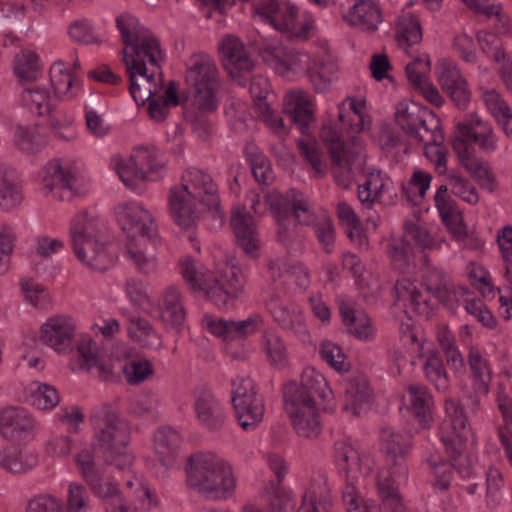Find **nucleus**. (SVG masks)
Segmentation results:
<instances>
[{"label": "nucleus", "instance_id": "nucleus-1", "mask_svg": "<svg viewBox=\"0 0 512 512\" xmlns=\"http://www.w3.org/2000/svg\"><path fill=\"white\" fill-rule=\"evenodd\" d=\"M122 42L131 47V53L124 48L123 61L129 76V92L137 105H144L154 95L152 88L154 71L148 73L146 63L154 68H160L164 53L158 39L153 33L140 25L139 21L130 14H122L116 20Z\"/></svg>", "mask_w": 512, "mask_h": 512}, {"label": "nucleus", "instance_id": "nucleus-2", "mask_svg": "<svg viewBox=\"0 0 512 512\" xmlns=\"http://www.w3.org/2000/svg\"><path fill=\"white\" fill-rule=\"evenodd\" d=\"M196 201L217 210L220 206L218 186L208 171L188 167L181 176V184L173 186L168 196L170 215L182 230L193 229L200 219Z\"/></svg>", "mask_w": 512, "mask_h": 512}, {"label": "nucleus", "instance_id": "nucleus-3", "mask_svg": "<svg viewBox=\"0 0 512 512\" xmlns=\"http://www.w3.org/2000/svg\"><path fill=\"white\" fill-rule=\"evenodd\" d=\"M445 411L450 418L452 435L442 434L441 440L449 462H445L439 454H431L427 459L431 473L434 476L432 485L439 491H447L451 485L452 468L457 471L463 479H470L473 476V467L470 459L464 454L465 443L468 438L467 417L464 414L463 406L454 399H446Z\"/></svg>", "mask_w": 512, "mask_h": 512}, {"label": "nucleus", "instance_id": "nucleus-4", "mask_svg": "<svg viewBox=\"0 0 512 512\" xmlns=\"http://www.w3.org/2000/svg\"><path fill=\"white\" fill-rule=\"evenodd\" d=\"M187 486L209 501L233 497L237 478L232 465L212 452H199L188 457L185 466Z\"/></svg>", "mask_w": 512, "mask_h": 512}, {"label": "nucleus", "instance_id": "nucleus-5", "mask_svg": "<svg viewBox=\"0 0 512 512\" xmlns=\"http://www.w3.org/2000/svg\"><path fill=\"white\" fill-rule=\"evenodd\" d=\"M94 435L93 452L108 465L124 470L133 463V456L126 452L130 441L128 422L109 405L100 407L91 417Z\"/></svg>", "mask_w": 512, "mask_h": 512}, {"label": "nucleus", "instance_id": "nucleus-6", "mask_svg": "<svg viewBox=\"0 0 512 512\" xmlns=\"http://www.w3.org/2000/svg\"><path fill=\"white\" fill-rule=\"evenodd\" d=\"M181 274L190 289L203 291L217 307L226 309L229 302L242 292L244 278L236 265H226L220 277H214L192 259L180 262Z\"/></svg>", "mask_w": 512, "mask_h": 512}, {"label": "nucleus", "instance_id": "nucleus-7", "mask_svg": "<svg viewBox=\"0 0 512 512\" xmlns=\"http://www.w3.org/2000/svg\"><path fill=\"white\" fill-rule=\"evenodd\" d=\"M70 240L76 258L95 271H105L112 258L99 235L98 221L86 212L76 215L70 226Z\"/></svg>", "mask_w": 512, "mask_h": 512}, {"label": "nucleus", "instance_id": "nucleus-8", "mask_svg": "<svg viewBox=\"0 0 512 512\" xmlns=\"http://www.w3.org/2000/svg\"><path fill=\"white\" fill-rule=\"evenodd\" d=\"M113 163L121 181L136 190L144 181H156L166 172V161L155 147H141L129 158L114 157Z\"/></svg>", "mask_w": 512, "mask_h": 512}, {"label": "nucleus", "instance_id": "nucleus-9", "mask_svg": "<svg viewBox=\"0 0 512 512\" xmlns=\"http://www.w3.org/2000/svg\"><path fill=\"white\" fill-rule=\"evenodd\" d=\"M185 80L193 94L194 106L204 111L216 109L217 68L208 54L199 52L190 56Z\"/></svg>", "mask_w": 512, "mask_h": 512}, {"label": "nucleus", "instance_id": "nucleus-10", "mask_svg": "<svg viewBox=\"0 0 512 512\" xmlns=\"http://www.w3.org/2000/svg\"><path fill=\"white\" fill-rule=\"evenodd\" d=\"M76 463L92 492L104 500L106 512H132L116 484L109 481L102 483L101 473L96 468L91 451L84 449L79 452Z\"/></svg>", "mask_w": 512, "mask_h": 512}, {"label": "nucleus", "instance_id": "nucleus-11", "mask_svg": "<svg viewBox=\"0 0 512 512\" xmlns=\"http://www.w3.org/2000/svg\"><path fill=\"white\" fill-rule=\"evenodd\" d=\"M232 405L240 426L244 430L254 428L264 415V403L257 394L250 377H237L232 382Z\"/></svg>", "mask_w": 512, "mask_h": 512}, {"label": "nucleus", "instance_id": "nucleus-12", "mask_svg": "<svg viewBox=\"0 0 512 512\" xmlns=\"http://www.w3.org/2000/svg\"><path fill=\"white\" fill-rule=\"evenodd\" d=\"M395 122L407 136L416 141L423 139L426 131L438 127L440 119L426 107L413 101H402L396 106Z\"/></svg>", "mask_w": 512, "mask_h": 512}, {"label": "nucleus", "instance_id": "nucleus-13", "mask_svg": "<svg viewBox=\"0 0 512 512\" xmlns=\"http://www.w3.org/2000/svg\"><path fill=\"white\" fill-rule=\"evenodd\" d=\"M263 61L285 75L289 71L294 73H307L310 70V56L304 52L281 44H266L259 49Z\"/></svg>", "mask_w": 512, "mask_h": 512}, {"label": "nucleus", "instance_id": "nucleus-14", "mask_svg": "<svg viewBox=\"0 0 512 512\" xmlns=\"http://www.w3.org/2000/svg\"><path fill=\"white\" fill-rule=\"evenodd\" d=\"M328 152L336 183L348 188L353 168L362 165L363 148L361 144L356 140L334 142Z\"/></svg>", "mask_w": 512, "mask_h": 512}, {"label": "nucleus", "instance_id": "nucleus-15", "mask_svg": "<svg viewBox=\"0 0 512 512\" xmlns=\"http://www.w3.org/2000/svg\"><path fill=\"white\" fill-rule=\"evenodd\" d=\"M118 219L129 241L153 240L157 228L149 211L138 204H123L118 207Z\"/></svg>", "mask_w": 512, "mask_h": 512}, {"label": "nucleus", "instance_id": "nucleus-16", "mask_svg": "<svg viewBox=\"0 0 512 512\" xmlns=\"http://www.w3.org/2000/svg\"><path fill=\"white\" fill-rule=\"evenodd\" d=\"M43 189L59 201H71L78 195V179L59 159L49 161L43 169Z\"/></svg>", "mask_w": 512, "mask_h": 512}, {"label": "nucleus", "instance_id": "nucleus-17", "mask_svg": "<svg viewBox=\"0 0 512 512\" xmlns=\"http://www.w3.org/2000/svg\"><path fill=\"white\" fill-rule=\"evenodd\" d=\"M193 408L197 422L203 428L217 432L224 427L226 415L223 406L210 388L195 390Z\"/></svg>", "mask_w": 512, "mask_h": 512}, {"label": "nucleus", "instance_id": "nucleus-18", "mask_svg": "<svg viewBox=\"0 0 512 512\" xmlns=\"http://www.w3.org/2000/svg\"><path fill=\"white\" fill-rule=\"evenodd\" d=\"M21 98L23 104L32 112L39 116L48 115L49 125L53 129L62 128L72 122L71 117H62L61 111H53L49 91L37 82L25 85Z\"/></svg>", "mask_w": 512, "mask_h": 512}, {"label": "nucleus", "instance_id": "nucleus-19", "mask_svg": "<svg viewBox=\"0 0 512 512\" xmlns=\"http://www.w3.org/2000/svg\"><path fill=\"white\" fill-rule=\"evenodd\" d=\"M438 81L442 90L449 96L455 106L465 110L471 99L468 82L459 68L450 61H442L438 71Z\"/></svg>", "mask_w": 512, "mask_h": 512}, {"label": "nucleus", "instance_id": "nucleus-20", "mask_svg": "<svg viewBox=\"0 0 512 512\" xmlns=\"http://www.w3.org/2000/svg\"><path fill=\"white\" fill-rule=\"evenodd\" d=\"M453 142H462L466 148H473L472 144H476L487 153L497 149V137L492 128L484 125L479 118L458 122Z\"/></svg>", "mask_w": 512, "mask_h": 512}, {"label": "nucleus", "instance_id": "nucleus-21", "mask_svg": "<svg viewBox=\"0 0 512 512\" xmlns=\"http://www.w3.org/2000/svg\"><path fill=\"white\" fill-rule=\"evenodd\" d=\"M230 224L236 238V244L251 258H257L260 252L261 241L254 218L245 207L233 210Z\"/></svg>", "mask_w": 512, "mask_h": 512}, {"label": "nucleus", "instance_id": "nucleus-22", "mask_svg": "<svg viewBox=\"0 0 512 512\" xmlns=\"http://www.w3.org/2000/svg\"><path fill=\"white\" fill-rule=\"evenodd\" d=\"M219 51L223 66L232 78L244 77L253 70L254 61L239 38L226 36L219 45Z\"/></svg>", "mask_w": 512, "mask_h": 512}, {"label": "nucleus", "instance_id": "nucleus-23", "mask_svg": "<svg viewBox=\"0 0 512 512\" xmlns=\"http://www.w3.org/2000/svg\"><path fill=\"white\" fill-rule=\"evenodd\" d=\"M75 325L71 318L54 316L43 324L40 340L58 353H67L73 348Z\"/></svg>", "mask_w": 512, "mask_h": 512}, {"label": "nucleus", "instance_id": "nucleus-24", "mask_svg": "<svg viewBox=\"0 0 512 512\" xmlns=\"http://www.w3.org/2000/svg\"><path fill=\"white\" fill-rule=\"evenodd\" d=\"M452 146L458 155L460 164L479 183L480 187L490 193L494 192L497 187L496 177L491 172L489 165L475 154V149L466 148L462 142H452Z\"/></svg>", "mask_w": 512, "mask_h": 512}, {"label": "nucleus", "instance_id": "nucleus-25", "mask_svg": "<svg viewBox=\"0 0 512 512\" xmlns=\"http://www.w3.org/2000/svg\"><path fill=\"white\" fill-rule=\"evenodd\" d=\"M399 466L389 465V469L379 472L377 488L384 507L390 512H407L399 492L400 484L406 482L408 468L404 476L398 473Z\"/></svg>", "mask_w": 512, "mask_h": 512}, {"label": "nucleus", "instance_id": "nucleus-26", "mask_svg": "<svg viewBox=\"0 0 512 512\" xmlns=\"http://www.w3.org/2000/svg\"><path fill=\"white\" fill-rule=\"evenodd\" d=\"M381 451L384 453L388 465L399 466L398 473H406L405 456L411 449V437L395 431L391 427H384L380 432Z\"/></svg>", "mask_w": 512, "mask_h": 512}, {"label": "nucleus", "instance_id": "nucleus-27", "mask_svg": "<svg viewBox=\"0 0 512 512\" xmlns=\"http://www.w3.org/2000/svg\"><path fill=\"white\" fill-rule=\"evenodd\" d=\"M266 307L274 321L284 330L301 337L307 334L304 316L300 310L283 301L278 295H272Z\"/></svg>", "mask_w": 512, "mask_h": 512}, {"label": "nucleus", "instance_id": "nucleus-28", "mask_svg": "<svg viewBox=\"0 0 512 512\" xmlns=\"http://www.w3.org/2000/svg\"><path fill=\"white\" fill-rule=\"evenodd\" d=\"M258 325V317L251 316L239 321L222 318L209 320L206 327L210 333L222 338L224 341H234L254 333Z\"/></svg>", "mask_w": 512, "mask_h": 512}, {"label": "nucleus", "instance_id": "nucleus-29", "mask_svg": "<svg viewBox=\"0 0 512 512\" xmlns=\"http://www.w3.org/2000/svg\"><path fill=\"white\" fill-rule=\"evenodd\" d=\"M344 21L362 31L374 32L382 22V13L376 3L371 0H357L343 15Z\"/></svg>", "mask_w": 512, "mask_h": 512}, {"label": "nucleus", "instance_id": "nucleus-30", "mask_svg": "<svg viewBox=\"0 0 512 512\" xmlns=\"http://www.w3.org/2000/svg\"><path fill=\"white\" fill-rule=\"evenodd\" d=\"M334 456L339 469L345 472V477L358 474L365 476L371 472L368 458L344 440L335 442Z\"/></svg>", "mask_w": 512, "mask_h": 512}, {"label": "nucleus", "instance_id": "nucleus-31", "mask_svg": "<svg viewBox=\"0 0 512 512\" xmlns=\"http://www.w3.org/2000/svg\"><path fill=\"white\" fill-rule=\"evenodd\" d=\"M284 111L303 135L311 133V127L315 123L314 105L305 93L290 94L284 105Z\"/></svg>", "mask_w": 512, "mask_h": 512}, {"label": "nucleus", "instance_id": "nucleus-32", "mask_svg": "<svg viewBox=\"0 0 512 512\" xmlns=\"http://www.w3.org/2000/svg\"><path fill=\"white\" fill-rule=\"evenodd\" d=\"M160 318L167 328L180 330L185 320L182 296L176 287H168L159 300Z\"/></svg>", "mask_w": 512, "mask_h": 512}, {"label": "nucleus", "instance_id": "nucleus-33", "mask_svg": "<svg viewBox=\"0 0 512 512\" xmlns=\"http://www.w3.org/2000/svg\"><path fill=\"white\" fill-rule=\"evenodd\" d=\"M340 315L346 331L359 340H370L373 337V328L368 315L350 302H341Z\"/></svg>", "mask_w": 512, "mask_h": 512}, {"label": "nucleus", "instance_id": "nucleus-34", "mask_svg": "<svg viewBox=\"0 0 512 512\" xmlns=\"http://www.w3.org/2000/svg\"><path fill=\"white\" fill-rule=\"evenodd\" d=\"M300 512H333L331 490L327 479L319 476L311 481L310 487L303 496Z\"/></svg>", "mask_w": 512, "mask_h": 512}, {"label": "nucleus", "instance_id": "nucleus-35", "mask_svg": "<svg viewBox=\"0 0 512 512\" xmlns=\"http://www.w3.org/2000/svg\"><path fill=\"white\" fill-rule=\"evenodd\" d=\"M32 427V419L23 408L11 407L0 412V433L5 439H19Z\"/></svg>", "mask_w": 512, "mask_h": 512}, {"label": "nucleus", "instance_id": "nucleus-36", "mask_svg": "<svg viewBox=\"0 0 512 512\" xmlns=\"http://www.w3.org/2000/svg\"><path fill=\"white\" fill-rule=\"evenodd\" d=\"M409 407L421 428H428L432 422V395L423 384H410L407 387Z\"/></svg>", "mask_w": 512, "mask_h": 512}, {"label": "nucleus", "instance_id": "nucleus-37", "mask_svg": "<svg viewBox=\"0 0 512 512\" xmlns=\"http://www.w3.org/2000/svg\"><path fill=\"white\" fill-rule=\"evenodd\" d=\"M343 410L351 411L353 415H360L370 402L371 389L363 376L349 378L345 385Z\"/></svg>", "mask_w": 512, "mask_h": 512}, {"label": "nucleus", "instance_id": "nucleus-38", "mask_svg": "<svg viewBox=\"0 0 512 512\" xmlns=\"http://www.w3.org/2000/svg\"><path fill=\"white\" fill-rule=\"evenodd\" d=\"M396 299L410 305L417 314L428 315L431 309L430 300L425 297L410 278L398 279L394 285Z\"/></svg>", "mask_w": 512, "mask_h": 512}, {"label": "nucleus", "instance_id": "nucleus-39", "mask_svg": "<svg viewBox=\"0 0 512 512\" xmlns=\"http://www.w3.org/2000/svg\"><path fill=\"white\" fill-rule=\"evenodd\" d=\"M22 201L21 185L16 171L0 164V206L10 210Z\"/></svg>", "mask_w": 512, "mask_h": 512}, {"label": "nucleus", "instance_id": "nucleus-40", "mask_svg": "<svg viewBox=\"0 0 512 512\" xmlns=\"http://www.w3.org/2000/svg\"><path fill=\"white\" fill-rule=\"evenodd\" d=\"M467 362L473 379V390L478 394H483V396L487 395L492 376L488 360L477 347L471 346L467 355Z\"/></svg>", "mask_w": 512, "mask_h": 512}, {"label": "nucleus", "instance_id": "nucleus-41", "mask_svg": "<svg viewBox=\"0 0 512 512\" xmlns=\"http://www.w3.org/2000/svg\"><path fill=\"white\" fill-rule=\"evenodd\" d=\"M391 265L400 273H408L416 267L415 252L406 236L392 238L387 245Z\"/></svg>", "mask_w": 512, "mask_h": 512}, {"label": "nucleus", "instance_id": "nucleus-42", "mask_svg": "<svg viewBox=\"0 0 512 512\" xmlns=\"http://www.w3.org/2000/svg\"><path fill=\"white\" fill-rule=\"evenodd\" d=\"M180 443V435L171 427H162L155 432L154 450L162 465L169 466L175 461Z\"/></svg>", "mask_w": 512, "mask_h": 512}, {"label": "nucleus", "instance_id": "nucleus-43", "mask_svg": "<svg viewBox=\"0 0 512 512\" xmlns=\"http://www.w3.org/2000/svg\"><path fill=\"white\" fill-rule=\"evenodd\" d=\"M418 143H424L425 156L435 164L436 170L441 174L446 170V148L443 146L444 134L441 123L435 129L426 131L423 139L416 140Z\"/></svg>", "mask_w": 512, "mask_h": 512}, {"label": "nucleus", "instance_id": "nucleus-44", "mask_svg": "<svg viewBox=\"0 0 512 512\" xmlns=\"http://www.w3.org/2000/svg\"><path fill=\"white\" fill-rule=\"evenodd\" d=\"M14 72L23 86L35 83L43 77L38 55L28 50H23L15 56Z\"/></svg>", "mask_w": 512, "mask_h": 512}, {"label": "nucleus", "instance_id": "nucleus-45", "mask_svg": "<svg viewBox=\"0 0 512 512\" xmlns=\"http://www.w3.org/2000/svg\"><path fill=\"white\" fill-rule=\"evenodd\" d=\"M277 210L284 213H291L301 224L310 225L314 215L310 210L308 200L305 196L294 189L287 193L286 199H281L276 204Z\"/></svg>", "mask_w": 512, "mask_h": 512}, {"label": "nucleus", "instance_id": "nucleus-46", "mask_svg": "<svg viewBox=\"0 0 512 512\" xmlns=\"http://www.w3.org/2000/svg\"><path fill=\"white\" fill-rule=\"evenodd\" d=\"M483 100L487 109L501 126L507 137H512V111L506 101L495 90H486L483 93Z\"/></svg>", "mask_w": 512, "mask_h": 512}, {"label": "nucleus", "instance_id": "nucleus-47", "mask_svg": "<svg viewBox=\"0 0 512 512\" xmlns=\"http://www.w3.org/2000/svg\"><path fill=\"white\" fill-rule=\"evenodd\" d=\"M37 464V456L33 453L6 447L0 452V466L11 473H24Z\"/></svg>", "mask_w": 512, "mask_h": 512}, {"label": "nucleus", "instance_id": "nucleus-48", "mask_svg": "<svg viewBox=\"0 0 512 512\" xmlns=\"http://www.w3.org/2000/svg\"><path fill=\"white\" fill-rule=\"evenodd\" d=\"M74 81L73 74L67 70L63 62H55L51 66L50 82L58 97L72 99L78 92V88L74 87Z\"/></svg>", "mask_w": 512, "mask_h": 512}, {"label": "nucleus", "instance_id": "nucleus-49", "mask_svg": "<svg viewBox=\"0 0 512 512\" xmlns=\"http://www.w3.org/2000/svg\"><path fill=\"white\" fill-rule=\"evenodd\" d=\"M283 399L284 409L288 415L317 408V404L312 401L304 388L300 387L297 382H289L284 386Z\"/></svg>", "mask_w": 512, "mask_h": 512}, {"label": "nucleus", "instance_id": "nucleus-50", "mask_svg": "<svg viewBox=\"0 0 512 512\" xmlns=\"http://www.w3.org/2000/svg\"><path fill=\"white\" fill-rule=\"evenodd\" d=\"M423 371L426 379L434 385L437 391L445 392L448 390L450 385L448 373L438 352L431 351L427 354Z\"/></svg>", "mask_w": 512, "mask_h": 512}, {"label": "nucleus", "instance_id": "nucleus-51", "mask_svg": "<svg viewBox=\"0 0 512 512\" xmlns=\"http://www.w3.org/2000/svg\"><path fill=\"white\" fill-rule=\"evenodd\" d=\"M452 284L449 275L442 269L430 267L422 276V285L426 291L432 294L439 302L448 301V290Z\"/></svg>", "mask_w": 512, "mask_h": 512}, {"label": "nucleus", "instance_id": "nucleus-52", "mask_svg": "<svg viewBox=\"0 0 512 512\" xmlns=\"http://www.w3.org/2000/svg\"><path fill=\"white\" fill-rule=\"evenodd\" d=\"M293 428L300 437L312 439L321 433L318 408L298 411L296 414L288 415Z\"/></svg>", "mask_w": 512, "mask_h": 512}, {"label": "nucleus", "instance_id": "nucleus-53", "mask_svg": "<svg viewBox=\"0 0 512 512\" xmlns=\"http://www.w3.org/2000/svg\"><path fill=\"white\" fill-rule=\"evenodd\" d=\"M396 36L400 45H415L422 40V29L418 18L407 13L398 17L396 23Z\"/></svg>", "mask_w": 512, "mask_h": 512}, {"label": "nucleus", "instance_id": "nucleus-54", "mask_svg": "<svg viewBox=\"0 0 512 512\" xmlns=\"http://www.w3.org/2000/svg\"><path fill=\"white\" fill-rule=\"evenodd\" d=\"M342 502L346 512H369L359 485L358 475L345 477L342 490Z\"/></svg>", "mask_w": 512, "mask_h": 512}, {"label": "nucleus", "instance_id": "nucleus-55", "mask_svg": "<svg viewBox=\"0 0 512 512\" xmlns=\"http://www.w3.org/2000/svg\"><path fill=\"white\" fill-rule=\"evenodd\" d=\"M298 385L306 391V394L317 404L318 399H326L331 393L324 376L314 369H306L302 373Z\"/></svg>", "mask_w": 512, "mask_h": 512}, {"label": "nucleus", "instance_id": "nucleus-56", "mask_svg": "<svg viewBox=\"0 0 512 512\" xmlns=\"http://www.w3.org/2000/svg\"><path fill=\"white\" fill-rule=\"evenodd\" d=\"M247 156L251 164L252 174L255 180L268 186L274 180L273 170L265 155L256 147H247Z\"/></svg>", "mask_w": 512, "mask_h": 512}, {"label": "nucleus", "instance_id": "nucleus-57", "mask_svg": "<svg viewBox=\"0 0 512 512\" xmlns=\"http://www.w3.org/2000/svg\"><path fill=\"white\" fill-rule=\"evenodd\" d=\"M15 144L21 151L34 154L45 147L46 140L36 128L18 126L15 132Z\"/></svg>", "mask_w": 512, "mask_h": 512}, {"label": "nucleus", "instance_id": "nucleus-58", "mask_svg": "<svg viewBox=\"0 0 512 512\" xmlns=\"http://www.w3.org/2000/svg\"><path fill=\"white\" fill-rule=\"evenodd\" d=\"M59 394L49 384L33 383L28 401L38 409H51L59 403Z\"/></svg>", "mask_w": 512, "mask_h": 512}, {"label": "nucleus", "instance_id": "nucleus-59", "mask_svg": "<svg viewBox=\"0 0 512 512\" xmlns=\"http://www.w3.org/2000/svg\"><path fill=\"white\" fill-rule=\"evenodd\" d=\"M337 66L334 62H320L316 63L313 68L307 72L310 81L317 92H326L335 78Z\"/></svg>", "mask_w": 512, "mask_h": 512}, {"label": "nucleus", "instance_id": "nucleus-60", "mask_svg": "<svg viewBox=\"0 0 512 512\" xmlns=\"http://www.w3.org/2000/svg\"><path fill=\"white\" fill-rule=\"evenodd\" d=\"M314 235L321 245L324 252L331 254L335 250V227L330 217L324 215L323 217L312 220Z\"/></svg>", "mask_w": 512, "mask_h": 512}, {"label": "nucleus", "instance_id": "nucleus-61", "mask_svg": "<svg viewBox=\"0 0 512 512\" xmlns=\"http://www.w3.org/2000/svg\"><path fill=\"white\" fill-rule=\"evenodd\" d=\"M449 185L452 193L463 201L475 205L479 201L476 187L460 173L452 171L449 176Z\"/></svg>", "mask_w": 512, "mask_h": 512}, {"label": "nucleus", "instance_id": "nucleus-62", "mask_svg": "<svg viewBox=\"0 0 512 512\" xmlns=\"http://www.w3.org/2000/svg\"><path fill=\"white\" fill-rule=\"evenodd\" d=\"M142 241H128L126 243V254L139 272L148 274L156 269V259L147 256L142 250Z\"/></svg>", "mask_w": 512, "mask_h": 512}, {"label": "nucleus", "instance_id": "nucleus-63", "mask_svg": "<svg viewBox=\"0 0 512 512\" xmlns=\"http://www.w3.org/2000/svg\"><path fill=\"white\" fill-rule=\"evenodd\" d=\"M122 370L130 385H138L153 375V367L148 360H132Z\"/></svg>", "mask_w": 512, "mask_h": 512}, {"label": "nucleus", "instance_id": "nucleus-64", "mask_svg": "<svg viewBox=\"0 0 512 512\" xmlns=\"http://www.w3.org/2000/svg\"><path fill=\"white\" fill-rule=\"evenodd\" d=\"M26 512H62V501L49 493H40L31 497Z\"/></svg>", "mask_w": 512, "mask_h": 512}]
</instances>
